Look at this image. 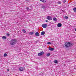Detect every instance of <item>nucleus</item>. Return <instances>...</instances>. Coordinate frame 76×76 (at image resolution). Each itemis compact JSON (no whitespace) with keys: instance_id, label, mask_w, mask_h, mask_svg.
<instances>
[{"instance_id":"1","label":"nucleus","mask_w":76,"mask_h":76,"mask_svg":"<svg viewBox=\"0 0 76 76\" xmlns=\"http://www.w3.org/2000/svg\"><path fill=\"white\" fill-rule=\"evenodd\" d=\"M64 45L66 49L67 50H69L70 47L73 46V43L72 42H67L65 43Z\"/></svg>"},{"instance_id":"2","label":"nucleus","mask_w":76,"mask_h":76,"mask_svg":"<svg viewBox=\"0 0 76 76\" xmlns=\"http://www.w3.org/2000/svg\"><path fill=\"white\" fill-rule=\"evenodd\" d=\"M10 42V44L11 45H15L16 44H17L18 41L16 39H13L11 40Z\"/></svg>"},{"instance_id":"3","label":"nucleus","mask_w":76,"mask_h":76,"mask_svg":"<svg viewBox=\"0 0 76 76\" xmlns=\"http://www.w3.org/2000/svg\"><path fill=\"white\" fill-rule=\"evenodd\" d=\"M44 54V53L42 51H41L40 53H39L38 54V56H42Z\"/></svg>"},{"instance_id":"4","label":"nucleus","mask_w":76,"mask_h":76,"mask_svg":"<svg viewBox=\"0 0 76 76\" xmlns=\"http://www.w3.org/2000/svg\"><path fill=\"white\" fill-rule=\"evenodd\" d=\"M25 69L23 68V67H21L19 68V70L20 71H21V72H22V71H23V70H24Z\"/></svg>"},{"instance_id":"5","label":"nucleus","mask_w":76,"mask_h":76,"mask_svg":"<svg viewBox=\"0 0 76 76\" xmlns=\"http://www.w3.org/2000/svg\"><path fill=\"white\" fill-rule=\"evenodd\" d=\"M47 19H48V20H52L51 17L49 16L47 17Z\"/></svg>"},{"instance_id":"6","label":"nucleus","mask_w":76,"mask_h":76,"mask_svg":"<svg viewBox=\"0 0 76 76\" xmlns=\"http://www.w3.org/2000/svg\"><path fill=\"white\" fill-rule=\"evenodd\" d=\"M35 35L36 37H39V33L38 32H37L35 34Z\"/></svg>"},{"instance_id":"7","label":"nucleus","mask_w":76,"mask_h":76,"mask_svg":"<svg viewBox=\"0 0 76 76\" xmlns=\"http://www.w3.org/2000/svg\"><path fill=\"white\" fill-rule=\"evenodd\" d=\"M47 24H43L42 25V27L44 28H46L47 27Z\"/></svg>"},{"instance_id":"8","label":"nucleus","mask_w":76,"mask_h":76,"mask_svg":"<svg viewBox=\"0 0 76 76\" xmlns=\"http://www.w3.org/2000/svg\"><path fill=\"white\" fill-rule=\"evenodd\" d=\"M61 26H62V24L61 23H58L57 24V26L58 27H61Z\"/></svg>"},{"instance_id":"9","label":"nucleus","mask_w":76,"mask_h":76,"mask_svg":"<svg viewBox=\"0 0 76 76\" xmlns=\"http://www.w3.org/2000/svg\"><path fill=\"white\" fill-rule=\"evenodd\" d=\"M49 50H50V51H53L54 50V48H49Z\"/></svg>"},{"instance_id":"10","label":"nucleus","mask_w":76,"mask_h":76,"mask_svg":"<svg viewBox=\"0 0 76 76\" xmlns=\"http://www.w3.org/2000/svg\"><path fill=\"white\" fill-rule=\"evenodd\" d=\"M53 62L55 63V64H57V63H58V61L57 60H55L53 61Z\"/></svg>"},{"instance_id":"11","label":"nucleus","mask_w":76,"mask_h":76,"mask_svg":"<svg viewBox=\"0 0 76 76\" xmlns=\"http://www.w3.org/2000/svg\"><path fill=\"white\" fill-rule=\"evenodd\" d=\"M53 20L54 21H57V18L55 17H54L53 18Z\"/></svg>"},{"instance_id":"12","label":"nucleus","mask_w":76,"mask_h":76,"mask_svg":"<svg viewBox=\"0 0 76 76\" xmlns=\"http://www.w3.org/2000/svg\"><path fill=\"white\" fill-rule=\"evenodd\" d=\"M40 1L43 2V3H45L46 2L47 0H40Z\"/></svg>"},{"instance_id":"13","label":"nucleus","mask_w":76,"mask_h":76,"mask_svg":"<svg viewBox=\"0 0 76 76\" xmlns=\"http://www.w3.org/2000/svg\"><path fill=\"white\" fill-rule=\"evenodd\" d=\"M45 34V31H43L41 32V35H44Z\"/></svg>"},{"instance_id":"14","label":"nucleus","mask_w":76,"mask_h":76,"mask_svg":"<svg viewBox=\"0 0 76 76\" xmlns=\"http://www.w3.org/2000/svg\"><path fill=\"white\" fill-rule=\"evenodd\" d=\"M42 8H43V9H45V8H46L45 5H43Z\"/></svg>"},{"instance_id":"15","label":"nucleus","mask_w":76,"mask_h":76,"mask_svg":"<svg viewBox=\"0 0 76 76\" xmlns=\"http://www.w3.org/2000/svg\"><path fill=\"white\" fill-rule=\"evenodd\" d=\"M26 9L27 10V11H29V10H31V9H30L28 7H27L26 8Z\"/></svg>"},{"instance_id":"16","label":"nucleus","mask_w":76,"mask_h":76,"mask_svg":"<svg viewBox=\"0 0 76 76\" xmlns=\"http://www.w3.org/2000/svg\"><path fill=\"white\" fill-rule=\"evenodd\" d=\"M35 33V32L34 31H32V32H31L29 33L30 35H33V34H34Z\"/></svg>"},{"instance_id":"17","label":"nucleus","mask_w":76,"mask_h":76,"mask_svg":"<svg viewBox=\"0 0 76 76\" xmlns=\"http://www.w3.org/2000/svg\"><path fill=\"white\" fill-rule=\"evenodd\" d=\"M3 39H6V36H4L2 37Z\"/></svg>"},{"instance_id":"18","label":"nucleus","mask_w":76,"mask_h":76,"mask_svg":"<svg viewBox=\"0 0 76 76\" xmlns=\"http://www.w3.org/2000/svg\"><path fill=\"white\" fill-rule=\"evenodd\" d=\"M50 56V53H48L47 54V57H49V56Z\"/></svg>"},{"instance_id":"19","label":"nucleus","mask_w":76,"mask_h":76,"mask_svg":"<svg viewBox=\"0 0 76 76\" xmlns=\"http://www.w3.org/2000/svg\"><path fill=\"white\" fill-rule=\"evenodd\" d=\"M74 11L76 13V8H74L73 9Z\"/></svg>"},{"instance_id":"20","label":"nucleus","mask_w":76,"mask_h":76,"mask_svg":"<svg viewBox=\"0 0 76 76\" xmlns=\"http://www.w3.org/2000/svg\"><path fill=\"white\" fill-rule=\"evenodd\" d=\"M39 42V40H37L35 42V43L37 44V43H38Z\"/></svg>"},{"instance_id":"21","label":"nucleus","mask_w":76,"mask_h":76,"mask_svg":"<svg viewBox=\"0 0 76 76\" xmlns=\"http://www.w3.org/2000/svg\"><path fill=\"white\" fill-rule=\"evenodd\" d=\"M22 31L24 33H26V31H25V30L24 29H23L22 30Z\"/></svg>"},{"instance_id":"22","label":"nucleus","mask_w":76,"mask_h":76,"mask_svg":"<svg viewBox=\"0 0 76 76\" xmlns=\"http://www.w3.org/2000/svg\"><path fill=\"white\" fill-rule=\"evenodd\" d=\"M6 35L7 37H9L10 36V34H9L8 33H7Z\"/></svg>"},{"instance_id":"23","label":"nucleus","mask_w":76,"mask_h":76,"mask_svg":"<svg viewBox=\"0 0 76 76\" xmlns=\"http://www.w3.org/2000/svg\"><path fill=\"white\" fill-rule=\"evenodd\" d=\"M7 56V54L6 53H4V57H6V56Z\"/></svg>"},{"instance_id":"24","label":"nucleus","mask_w":76,"mask_h":76,"mask_svg":"<svg viewBox=\"0 0 76 76\" xmlns=\"http://www.w3.org/2000/svg\"><path fill=\"white\" fill-rule=\"evenodd\" d=\"M62 1L64 3H65V2L66 1V0H64L63 1Z\"/></svg>"},{"instance_id":"25","label":"nucleus","mask_w":76,"mask_h":76,"mask_svg":"<svg viewBox=\"0 0 76 76\" xmlns=\"http://www.w3.org/2000/svg\"><path fill=\"white\" fill-rule=\"evenodd\" d=\"M47 43L48 44H51V42H47Z\"/></svg>"},{"instance_id":"26","label":"nucleus","mask_w":76,"mask_h":76,"mask_svg":"<svg viewBox=\"0 0 76 76\" xmlns=\"http://www.w3.org/2000/svg\"><path fill=\"white\" fill-rule=\"evenodd\" d=\"M65 19H68V17L65 16Z\"/></svg>"},{"instance_id":"27","label":"nucleus","mask_w":76,"mask_h":76,"mask_svg":"<svg viewBox=\"0 0 76 76\" xmlns=\"http://www.w3.org/2000/svg\"><path fill=\"white\" fill-rule=\"evenodd\" d=\"M58 3V4H61V2H59Z\"/></svg>"},{"instance_id":"28","label":"nucleus","mask_w":76,"mask_h":76,"mask_svg":"<svg viewBox=\"0 0 76 76\" xmlns=\"http://www.w3.org/2000/svg\"><path fill=\"white\" fill-rule=\"evenodd\" d=\"M7 70L8 72H9V69H7Z\"/></svg>"},{"instance_id":"29","label":"nucleus","mask_w":76,"mask_h":76,"mask_svg":"<svg viewBox=\"0 0 76 76\" xmlns=\"http://www.w3.org/2000/svg\"><path fill=\"white\" fill-rule=\"evenodd\" d=\"M74 29H75V31H76V28H75Z\"/></svg>"},{"instance_id":"30","label":"nucleus","mask_w":76,"mask_h":76,"mask_svg":"<svg viewBox=\"0 0 76 76\" xmlns=\"http://www.w3.org/2000/svg\"><path fill=\"white\" fill-rule=\"evenodd\" d=\"M46 22H48V20H46Z\"/></svg>"},{"instance_id":"31","label":"nucleus","mask_w":76,"mask_h":76,"mask_svg":"<svg viewBox=\"0 0 76 76\" xmlns=\"http://www.w3.org/2000/svg\"><path fill=\"white\" fill-rule=\"evenodd\" d=\"M26 1H27V0H25Z\"/></svg>"},{"instance_id":"32","label":"nucleus","mask_w":76,"mask_h":76,"mask_svg":"<svg viewBox=\"0 0 76 76\" xmlns=\"http://www.w3.org/2000/svg\"><path fill=\"white\" fill-rule=\"evenodd\" d=\"M1 59H0V60Z\"/></svg>"}]
</instances>
